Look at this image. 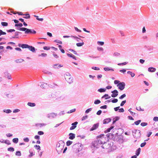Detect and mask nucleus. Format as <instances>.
Returning a JSON list of instances; mask_svg holds the SVG:
<instances>
[{"label":"nucleus","mask_w":158,"mask_h":158,"mask_svg":"<svg viewBox=\"0 0 158 158\" xmlns=\"http://www.w3.org/2000/svg\"><path fill=\"white\" fill-rule=\"evenodd\" d=\"M13 142L15 143H17L18 142V139L17 138H15L13 139Z\"/></svg>","instance_id":"24"},{"label":"nucleus","mask_w":158,"mask_h":158,"mask_svg":"<svg viewBox=\"0 0 158 158\" xmlns=\"http://www.w3.org/2000/svg\"><path fill=\"white\" fill-rule=\"evenodd\" d=\"M107 106L106 105H104V106H101V107H100V108L101 109H106L107 108Z\"/></svg>","instance_id":"58"},{"label":"nucleus","mask_w":158,"mask_h":158,"mask_svg":"<svg viewBox=\"0 0 158 158\" xmlns=\"http://www.w3.org/2000/svg\"><path fill=\"white\" fill-rule=\"evenodd\" d=\"M126 96V95L125 94H123L121 96H120L119 97V98L120 99H122L123 98H124V97H125Z\"/></svg>","instance_id":"44"},{"label":"nucleus","mask_w":158,"mask_h":158,"mask_svg":"<svg viewBox=\"0 0 158 158\" xmlns=\"http://www.w3.org/2000/svg\"><path fill=\"white\" fill-rule=\"evenodd\" d=\"M24 61V60L22 59L16 60H15V61L17 63H21Z\"/></svg>","instance_id":"25"},{"label":"nucleus","mask_w":158,"mask_h":158,"mask_svg":"<svg viewBox=\"0 0 158 158\" xmlns=\"http://www.w3.org/2000/svg\"><path fill=\"white\" fill-rule=\"evenodd\" d=\"M34 16L36 18V19L40 21H42L43 20V18H39V16H36V15H34Z\"/></svg>","instance_id":"20"},{"label":"nucleus","mask_w":158,"mask_h":158,"mask_svg":"<svg viewBox=\"0 0 158 158\" xmlns=\"http://www.w3.org/2000/svg\"><path fill=\"white\" fill-rule=\"evenodd\" d=\"M24 15H26V16L23 17V18H24L25 19H29L30 18V16L29 14H25Z\"/></svg>","instance_id":"31"},{"label":"nucleus","mask_w":158,"mask_h":158,"mask_svg":"<svg viewBox=\"0 0 158 158\" xmlns=\"http://www.w3.org/2000/svg\"><path fill=\"white\" fill-rule=\"evenodd\" d=\"M64 77L66 81L68 83H70L73 82V77L69 73L66 74L65 75Z\"/></svg>","instance_id":"4"},{"label":"nucleus","mask_w":158,"mask_h":158,"mask_svg":"<svg viewBox=\"0 0 158 158\" xmlns=\"http://www.w3.org/2000/svg\"><path fill=\"white\" fill-rule=\"evenodd\" d=\"M136 110H139V111H143V109H142L140 107H136Z\"/></svg>","instance_id":"60"},{"label":"nucleus","mask_w":158,"mask_h":158,"mask_svg":"<svg viewBox=\"0 0 158 158\" xmlns=\"http://www.w3.org/2000/svg\"><path fill=\"white\" fill-rule=\"evenodd\" d=\"M38 133L39 135H42L44 134V133L43 131H40L38 132Z\"/></svg>","instance_id":"59"},{"label":"nucleus","mask_w":158,"mask_h":158,"mask_svg":"<svg viewBox=\"0 0 158 158\" xmlns=\"http://www.w3.org/2000/svg\"><path fill=\"white\" fill-rule=\"evenodd\" d=\"M72 143V142L70 141H68L66 142L67 145V146H69Z\"/></svg>","instance_id":"42"},{"label":"nucleus","mask_w":158,"mask_h":158,"mask_svg":"<svg viewBox=\"0 0 158 158\" xmlns=\"http://www.w3.org/2000/svg\"><path fill=\"white\" fill-rule=\"evenodd\" d=\"M147 125H148V123H145V122L142 123H141V125L143 127L146 126Z\"/></svg>","instance_id":"40"},{"label":"nucleus","mask_w":158,"mask_h":158,"mask_svg":"<svg viewBox=\"0 0 158 158\" xmlns=\"http://www.w3.org/2000/svg\"><path fill=\"white\" fill-rule=\"evenodd\" d=\"M67 55L68 56H69L70 57L72 58L73 59H75V60H76V57L74 55H73L72 54H70L69 53H68L67 54Z\"/></svg>","instance_id":"15"},{"label":"nucleus","mask_w":158,"mask_h":158,"mask_svg":"<svg viewBox=\"0 0 158 158\" xmlns=\"http://www.w3.org/2000/svg\"><path fill=\"white\" fill-rule=\"evenodd\" d=\"M84 44V42L78 43L76 44V45L78 47H81Z\"/></svg>","instance_id":"28"},{"label":"nucleus","mask_w":158,"mask_h":158,"mask_svg":"<svg viewBox=\"0 0 158 158\" xmlns=\"http://www.w3.org/2000/svg\"><path fill=\"white\" fill-rule=\"evenodd\" d=\"M78 122H75L72 124V126L70 127V130H72L74 129L76 127V125L77 124Z\"/></svg>","instance_id":"9"},{"label":"nucleus","mask_w":158,"mask_h":158,"mask_svg":"<svg viewBox=\"0 0 158 158\" xmlns=\"http://www.w3.org/2000/svg\"><path fill=\"white\" fill-rule=\"evenodd\" d=\"M111 93L113 94H111V97H115L117 96L118 92L116 90H114L112 91Z\"/></svg>","instance_id":"8"},{"label":"nucleus","mask_w":158,"mask_h":158,"mask_svg":"<svg viewBox=\"0 0 158 158\" xmlns=\"http://www.w3.org/2000/svg\"><path fill=\"white\" fill-rule=\"evenodd\" d=\"M72 149L74 152H77L81 150V147L80 144L77 143L73 146Z\"/></svg>","instance_id":"2"},{"label":"nucleus","mask_w":158,"mask_h":158,"mask_svg":"<svg viewBox=\"0 0 158 158\" xmlns=\"http://www.w3.org/2000/svg\"><path fill=\"white\" fill-rule=\"evenodd\" d=\"M20 31H26L27 30V28L25 27H21L19 28L18 29Z\"/></svg>","instance_id":"27"},{"label":"nucleus","mask_w":158,"mask_h":158,"mask_svg":"<svg viewBox=\"0 0 158 158\" xmlns=\"http://www.w3.org/2000/svg\"><path fill=\"white\" fill-rule=\"evenodd\" d=\"M146 142H144V143H141V144L140 145V146L141 147H143L144 146H145V145H146Z\"/></svg>","instance_id":"61"},{"label":"nucleus","mask_w":158,"mask_h":158,"mask_svg":"<svg viewBox=\"0 0 158 158\" xmlns=\"http://www.w3.org/2000/svg\"><path fill=\"white\" fill-rule=\"evenodd\" d=\"M47 56V54L45 53H42L41 54L38 55L39 57L42 56L43 57H45Z\"/></svg>","instance_id":"19"},{"label":"nucleus","mask_w":158,"mask_h":158,"mask_svg":"<svg viewBox=\"0 0 158 158\" xmlns=\"http://www.w3.org/2000/svg\"><path fill=\"white\" fill-rule=\"evenodd\" d=\"M118 101V100L117 99H114L111 101L113 103H116Z\"/></svg>","instance_id":"48"},{"label":"nucleus","mask_w":158,"mask_h":158,"mask_svg":"<svg viewBox=\"0 0 158 158\" xmlns=\"http://www.w3.org/2000/svg\"><path fill=\"white\" fill-rule=\"evenodd\" d=\"M16 13H17V14L19 15H24V14H23V13L22 12H16Z\"/></svg>","instance_id":"62"},{"label":"nucleus","mask_w":158,"mask_h":158,"mask_svg":"<svg viewBox=\"0 0 158 158\" xmlns=\"http://www.w3.org/2000/svg\"><path fill=\"white\" fill-rule=\"evenodd\" d=\"M69 50L70 51H71V52H73V53H74V54L77 55H78L77 52H76L74 50L70 49H69Z\"/></svg>","instance_id":"43"},{"label":"nucleus","mask_w":158,"mask_h":158,"mask_svg":"<svg viewBox=\"0 0 158 158\" xmlns=\"http://www.w3.org/2000/svg\"><path fill=\"white\" fill-rule=\"evenodd\" d=\"M124 110L123 108H121L119 109V112H124Z\"/></svg>","instance_id":"57"},{"label":"nucleus","mask_w":158,"mask_h":158,"mask_svg":"<svg viewBox=\"0 0 158 158\" xmlns=\"http://www.w3.org/2000/svg\"><path fill=\"white\" fill-rule=\"evenodd\" d=\"M102 111L100 110H99L97 113V114L98 115H100L102 113Z\"/></svg>","instance_id":"63"},{"label":"nucleus","mask_w":158,"mask_h":158,"mask_svg":"<svg viewBox=\"0 0 158 158\" xmlns=\"http://www.w3.org/2000/svg\"><path fill=\"white\" fill-rule=\"evenodd\" d=\"M69 138L70 139H73L75 138V135L72 133H70L69 134Z\"/></svg>","instance_id":"11"},{"label":"nucleus","mask_w":158,"mask_h":158,"mask_svg":"<svg viewBox=\"0 0 158 158\" xmlns=\"http://www.w3.org/2000/svg\"><path fill=\"white\" fill-rule=\"evenodd\" d=\"M8 151L13 152L14 151V149L13 147H10L7 149Z\"/></svg>","instance_id":"36"},{"label":"nucleus","mask_w":158,"mask_h":158,"mask_svg":"<svg viewBox=\"0 0 158 158\" xmlns=\"http://www.w3.org/2000/svg\"><path fill=\"white\" fill-rule=\"evenodd\" d=\"M133 135L136 138H139L141 135L140 131L139 130H135L133 131Z\"/></svg>","instance_id":"5"},{"label":"nucleus","mask_w":158,"mask_h":158,"mask_svg":"<svg viewBox=\"0 0 158 158\" xmlns=\"http://www.w3.org/2000/svg\"><path fill=\"white\" fill-rule=\"evenodd\" d=\"M141 151V149L139 148L136 151V154L137 156H138L140 153Z\"/></svg>","instance_id":"22"},{"label":"nucleus","mask_w":158,"mask_h":158,"mask_svg":"<svg viewBox=\"0 0 158 158\" xmlns=\"http://www.w3.org/2000/svg\"><path fill=\"white\" fill-rule=\"evenodd\" d=\"M31 30L27 28V30L25 33L27 34L31 33Z\"/></svg>","instance_id":"21"},{"label":"nucleus","mask_w":158,"mask_h":158,"mask_svg":"<svg viewBox=\"0 0 158 158\" xmlns=\"http://www.w3.org/2000/svg\"><path fill=\"white\" fill-rule=\"evenodd\" d=\"M64 143L62 142H60L59 143H58L56 145V150L58 154H60L62 152V150L64 148Z\"/></svg>","instance_id":"1"},{"label":"nucleus","mask_w":158,"mask_h":158,"mask_svg":"<svg viewBox=\"0 0 158 158\" xmlns=\"http://www.w3.org/2000/svg\"><path fill=\"white\" fill-rule=\"evenodd\" d=\"M127 62H123V63H119L118 64V65H126V64H127Z\"/></svg>","instance_id":"56"},{"label":"nucleus","mask_w":158,"mask_h":158,"mask_svg":"<svg viewBox=\"0 0 158 158\" xmlns=\"http://www.w3.org/2000/svg\"><path fill=\"white\" fill-rule=\"evenodd\" d=\"M87 117H88V116L87 115H85V116H84L82 118L81 120L83 121V120H85V119H86L87 118Z\"/></svg>","instance_id":"54"},{"label":"nucleus","mask_w":158,"mask_h":158,"mask_svg":"<svg viewBox=\"0 0 158 158\" xmlns=\"http://www.w3.org/2000/svg\"><path fill=\"white\" fill-rule=\"evenodd\" d=\"M97 137L98 138L97 141H95L94 143H95L97 144L98 143L100 144H102L103 143H105V141L104 140H101V139H105L106 138L104 137V135L103 134H102L97 136Z\"/></svg>","instance_id":"3"},{"label":"nucleus","mask_w":158,"mask_h":158,"mask_svg":"<svg viewBox=\"0 0 158 158\" xmlns=\"http://www.w3.org/2000/svg\"><path fill=\"white\" fill-rule=\"evenodd\" d=\"M53 66L54 68H58V67H62L63 66H61L60 64H54Z\"/></svg>","instance_id":"16"},{"label":"nucleus","mask_w":158,"mask_h":158,"mask_svg":"<svg viewBox=\"0 0 158 158\" xmlns=\"http://www.w3.org/2000/svg\"><path fill=\"white\" fill-rule=\"evenodd\" d=\"M44 49L46 50H48L50 49V47L47 46H44L43 47Z\"/></svg>","instance_id":"32"},{"label":"nucleus","mask_w":158,"mask_h":158,"mask_svg":"<svg viewBox=\"0 0 158 158\" xmlns=\"http://www.w3.org/2000/svg\"><path fill=\"white\" fill-rule=\"evenodd\" d=\"M34 147L36 148V149H37V150H40V146H39V145H35L34 146Z\"/></svg>","instance_id":"47"},{"label":"nucleus","mask_w":158,"mask_h":158,"mask_svg":"<svg viewBox=\"0 0 158 158\" xmlns=\"http://www.w3.org/2000/svg\"><path fill=\"white\" fill-rule=\"evenodd\" d=\"M15 155L16 156H20L21 155V154L20 151H17L16 152Z\"/></svg>","instance_id":"34"},{"label":"nucleus","mask_w":158,"mask_h":158,"mask_svg":"<svg viewBox=\"0 0 158 158\" xmlns=\"http://www.w3.org/2000/svg\"><path fill=\"white\" fill-rule=\"evenodd\" d=\"M27 105L30 106L34 107L35 106V104L34 103L28 102L27 103Z\"/></svg>","instance_id":"18"},{"label":"nucleus","mask_w":158,"mask_h":158,"mask_svg":"<svg viewBox=\"0 0 158 158\" xmlns=\"http://www.w3.org/2000/svg\"><path fill=\"white\" fill-rule=\"evenodd\" d=\"M92 69H94L95 70H98L100 69L98 67H92Z\"/></svg>","instance_id":"55"},{"label":"nucleus","mask_w":158,"mask_h":158,"mask_svg":"<svg viewBox=\"0 0 158 158\" xmlns=\"http://www.w3.org/2000/svg\"><path fill=\"white\" fill-rule=\"evenodd\" d=\"M114 127L113 126L110 127V128H109L107 129L106 130L107 132H110L111 129H112Z\"/></svg>","instance_id":"39"},{"label":"nucleus","mask_w":158,"mask_h":158,"mask_svg":"<svg viewBox=\"0 0 158 158\" xmlns=\"http://www.w3.org/2000/svg\"><path fill=\"white\" fill-rule=\"evenodd\" d=\"M54 41L56 43H58L60 44H62V42L61 41L58 40H56Z\"/></svg>","instance_id":"51"},{"label":"nucleus","mask_w":158,"mask_h":158,"mask_svg":"<svg viewBox=\"0 0 158 158\" xmlns=\"http://www.w3.org/2000/svg\"><path fill=\"white\" fill-rule=\"evenodd\" d=\"M111 119L110 118H106L103 121V123L104 124L108 123L111 122Z\"/></svg>","instance_id":"10"},{"label":"nucleus","mask_w":158,"mask_h":158,"mask_svg":"<svg viewBox=\"0 0 158 158\" xmlns=\"http://www.w3.org/2000/svg\"><path fill=\"white\" fill-rule=\"evenodd\" d=\"M1 24L2 26H7L8 25V24L7 23L5 22H1Z\"/></svg>","instance_id":"26"},{"label":"nucleus","mask_w":158,"mask_h":158,"mask_svg":"<svg viewBox=\"0 0 158 158\" xmlns=\"http://www.w3.org/2000/svg\"><path fill=\"white\" fill-rule=\"evenodd\" d=\"M153 120L154 121H158V117H154L153 118Z\"/></svg>","instance_id":"64"},{"label":"nucleus","mask_w":158,"mask_h":158,"mask_svg":"<svg viewBox=\"0 0 158 158\" xmlns=\"http://www.w3.org/2000/svg\"><path fill=\"white\" fill-rule=\"evenodd\" d=\"M101 101L99 100H97L94 101V103L95 104H97L100 103Z\"/></svg>","instance_id":"38"},{"label":"nucleus","mask_w":158,"mask_h":158,"mask_svg":"<svg viewBox=\"0 0 158 158\" xmlns=\"http://www.w3.org/2000/svg\"><path fill=\"white\" fill-rule=\"evenodd\" d=\"M98 91L100 92H104L106 91V89L101 88L98 90Z\"/></svg>","instance_id":"30"},{"label":"nucleus","mask_w":158,"mask_h":158,"mask_svg":"<svg viewBox=\"0 0 158 158\" xmlns=\"http://www.w3.org/2000/svg\"><path fill=\"white\" fill-rule=\"evenodd\" d=\"M125 86V84L124 82H121L117 85V86L118 87L119 89L121 90H123L124 89Z\"/></svg>","instance_id":"6"},{"label":"nucleus","mask_w":158,"mask_h":158,"mask_svg":"<svg viewBox=\"0 0 158 158\" xmlns=\"http://www.w3.org/2000/svg\"><path fill=\"white\" fill-rule=\"evenodd\" d=\"M29 152H30V155H29V156L30 157H31L33 156L34 155V153L33 152H31V151H30Z\"/></svg>","instance_id":"50"},{"label":"nucleus","mask_w":158,"mask_h":158,"mask_svg":"<svg viewBox=\"0 0 158 158\" xmlns=\"http://www.w3.org/2000/svg\"><path fill=\"white\" fill-rule=\"evenodd\" d=\"M6 33L5 32H3L2 30H0V36L2 35H6Z\"/></svg>","instance_id":"37"},{"label":"nucleus","mask_w":158,"mask_h":158,"mask_svg":"<svg viewBox=\"0 0 158 158\" xmlns=\"http://www.w3.org/2000/svg\"><path fill=\"white\" fill-rule=\"evenodd\" d=\"M156 69L153 67H150L148 68V71L150 72H154L156 71Z\"/></svg>","instance_id":"13"},{"label":"nucleus","mask_w":158,"mask_h":158,"mask_svg":"<svg viewBox=\"0 0 158 158\" xmlns=\"http://www.w3.org/2000/svg\"><path fill=\"white\" fill-rule=\"evenodd\" d=\"M127 73L130 74L132 77H133L135 76V74L134 73H132V72L130 71H128L127 72Z\"/></svg>","instance_id":"23"},{"label":"nucleus","mask_w":158,"mask_h":158,"mask_svg":"<svg viewBox=\"0 0 158 158\" xmlns=\"http://www.w3.org/2000/svg\"><path fill=\"white\" fill-rule=\"evenodd\" d=\"M99 124L98 123L94 124L92 127L90 129V131H93L97 129L99 126Z\"/></svg>","instance_id":"7"},{"label":"nucleus","mask_w":158,"mask_h":158,"mask_svg":"<svg viewBox=\"0 0 158 158\" xmlns=\"http://www.w3.org/2000/svg\"><path fill=\"white\" fill-rule=\"evenodd\" d=\"M97 49L99 51H103V49L102 47H98Z\"/></svg>","instance_id":"52"},{"label":"nucleus","mask_w":158,"mask_h":158,"mask_svg":"<svg viewBox=\"0 0 158 158\" xmlns=\"http://www.w3.org/2000/svg\"><path fill=\"white\" fill-rule=\"evenodd\" d=\"M98 44H99L100 45H103L104 44V42H103L102 41H98Z\"/></svg>","instance_id":"45"},{"label":"nucleus","mask_w":158,"mask_h":158,"mask_svg":"<svg viewBox=\"0 0 158 158\" xmlns=\"http://www.w3.org/2000/svg\"><path fill=\"white\" fill-rule=\"evenodd\" d=\"M141 120H138L135 122V124L136 125H138L139 123L141 122Z\"/></svg>","instance_id":"33"},{"label":"nucleus","mask_w":158,"mask_h":158,"mask_svg":"<svg viewBox=\"0 0 158 158\" xmlns=\"http://www.w3.org/2000/svg\"><path fill=\"white\" fill-rule=\"evenodd\" d=\"M15 30L13 29H10L9 30H7V31L8 32H12L15 31Z\"/></svg>","instance_id":"49"},{"label":"nucleus","mask_w":158,"mask_h":158,"mask_svg":"<svg viewBox=\"0 0 158 158\" xmlns=\"http://www.w3.org/2000/svg\"><path fill=\"white\" fill-rule=\"evenodd\" d=\"M29 46V45L27 44H22L21 47L23 48H28V47Z\"/></svg>","instance_id":"17"},{"label":"nucleus","mask_w":158,"mask_h":158,"mask_svg":"<svg viewBox=\"0 0 158 158\" xmlns=\"http://www.w3.org/2000/svg\"><path fill=\"white\" fill-rule=\"evenodd\" d=\"M15 26L22 27L23 26V24L21 23H20L18 24H16L15 25Z\"/></svg>","instance_id":"41"},{"label":"nucleus","mask_w":158,"mask_h":158,"mask_svg":"<svg viewBox=\"0 0 158 158\" xmlns=\"http://www.w3.org/2000/svg\"><path fill=\"white\" fill-rule=\"evenodd\" d=\"M105 98L106 99H107L110 98V96H109V95L108 94H106L104 95L102 97V98Z\"/></svg>","instance_id":"14"},{"label":"nucleus","mask_w":158,"mask_h":158,"mask_svg":"<svg viewBox=\"0 0 158 158\" xmlns=\"http://www.w3.org/2000/svg\"><path fill=\"white\" fill-rule=\"evenodd\" d=\"M126 100L123 101L121 102V103L120 104V106H123L124 104H125L126 103Z\"/></svg>","instance_id":"53"},{"label":"nucleus","mask_w":158,"mask_h":158,"mask_svg":"<svg viewBox=\"0 0 158 158\" xmlns=\"http://www.w3.org/2000/svg\"><path fill=\"white\" fill-rule=\"evenodd\" d=\"M3 112L6 113H9L11 112V111L9 109H7L6 110H3Z\"/></svg>","instance_id":"29"},{"label":"nucleus","mask_w":158,"mask_h":158,"mask_svg":"<svg viewBox=\"0 0 158 158\" xmlns=\"http://www.w3.org/2000/svg\"><path fill=\"white\" fill-rule=\"evenodd\" d=\"M28 48L29 50L32 51V52H35V49L34 47L31 46L29 45Z\"/></svg>","instance_id":"12"},{"label":"nucleus","mask_w":158,"mask_h":158,"mask_svg":"<svg viewBox=\"0 0 158 158\" xmlns=\"http://www.w3.org/2000/svg\"><path fill=\"white\" fill-rule=\"evenodd\" d=\"M75 110H76L75 109H73L72 110H71L69 111L68 113H72V112H75Z\"/></svg>","instance_id":"46"},{"label":"nucleus","mask_w":158,"mask_h":158,"mask_svg":"<svg viewBox=\"0 0 158 158\" xmlns=\"http://www.w3.org/2000/svg\"><path fill=\"white\" fill-rule=\"evenodd\" d=\"M104 70L106 71H108L110 70L114 71V70L113 69H110L108 67H105L104 68Z\"/></svg>","instance_id":"35"}]
</instances>
